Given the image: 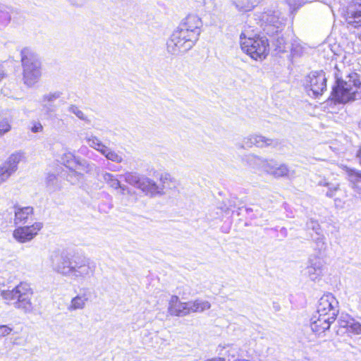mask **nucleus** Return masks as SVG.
Here are the masks:
<instances>
[{"mask_svg": "<svg viewBox=\"0 0 361 361\" xmlns=\"http://www.w3.org/2000/svg\"><path fill=\"white\" fill-rule=\"evenodd\" d=\"M51 262L55 271L75 280L90 278L95 271V264L82 255H70L56 252L51 255Z\"/></svg>", "mask_w": 361, "mask_h": 361, "instance_id": "nucleus-1", "label": "nucleus"}, {"mask_svg": "<svg viewBox=\"0 0 361 361\" xmlns=\"http://www.w3.org/2000/svg\"><path fill=\"white\" fill-rule=\"evenodd\" d=\"M334 77L336 84L334 85L331 96L332 99L338 103H347L357 99H361V81L360 75L350 71V69L340 70L336 66Z\"/></svg>", "mask_w": 361, "mask_h": 361, "instance_id": "nucleus-2", "label": "nucleus"}, {"mask_svg": "<svg viewBox=\"0 0 361 361\" xmlns=\"http://www.w3.org/2000/svg\"><path fill=\"white\" fill-rule=\"evenodd\" d=\"M1 295L8 304L13 305L25 314L32 312L34 309L31 301L33 292L26 282L20 283L12 290H3Z\"/></svg>", "mask_w": 361, "mask_h": 361, "instance_id": "nucleus-3", "label": "nucleus"}, {"mask_svg": "<svg viewBox=\"0 0 361 361\" xmlns=\"http://www.w3.org/2000/svg\"><path fill=\"white\" fill-rule=\"evenodd\" d=\"M20 55L24 83L32 86L41 77V62L38 56L28 48L22 49Z\"/></svg>", "mask_w": 361, "mask_h": 361, "instance_id": "nucleus-4", "label": "nucleus"}, {"mask_svg": "<svg viewBox=\"0 0 361 361\" xmlns=\"http://www.w3.org/2000/svg\"><path fill=\"white\" fill-rule=\"evenodd\" d=\"M240 47L242 50L255 60H262L269 53L268 39L264 36L247 35L245 32H242L240 35Z\"/></svg>", "mask_w": 361, "mask_h": 361, "instance_id": "nucleus-5", "label": "nucleus"}, {"mask_svg": "<svg viewBox=\"0 0 361 361\" xmlns=\"http://www.w3.org/2000/svg\"><path fill=\"white\" fill-rule=\"evenodd\" d=\"M121 177H123L124 180L128 184L142 190L147 194L151 195H162L164 194V190L165 188H170L169 182L166 177H161L160 181L161 185H157L154 180L141 177L136 173L127 172L123 175H121Z\"/></svg>", "mask_w": 361, "mask_h": 361, "instance_id": "nucleus-6", "label": "nucleus"}, {"mask_svg": "<svg viewBox=\"0 0 361 361\" xmlns=\"http://www.w3.org/2000/svg\"><path fill=\"white\" fill-rule=\"evenodd\" d=\"M196 42V35L192 34L190 36L184 30L178 27L166 42L167 51L173 55L184 54L192 49Z\"/></svg>", "mask_w": 361, "mask_h": 361, "instance_id": "nucleus-7", "label": "nucleus"}, {"mask_svg": "<svg viewBox=\"0 0 361 361\" xmlns=\"http://www.w3.org/2000/svg\"><path fill=\"white\" fill-rule=\"evenodd\" d=\"M341 13L348 24L361 26V0H351L341 9Z\"/></svg>", "mask_w": 361, "mask_h": 361, "instance_id": "nucleus-8", "label": "nucleus"}, {"mask_svg": "<svg viewBox=\"0 0 361 361\" xmlns=\"http://www.w3.org/2000/svg\"><path fill=\"white\" fill-rule=\"evenodd\" d=\"M326 80L325 73L322 71H313L308 75L306 79L307 85L314 96L322 95L326 90Z\"/></svg>", "mask_w": 361, "mask_h": 361, "instance_id": "nucleus-9", "label": "nucleus"}, {"mask_svg": "<svg viewBox=\"0 0 361 361\" xmlns=\"http://www.w3.org/2000/svg\"><path fill=\"white\" fill-rule=\"evenodd\" d=\"M21 159V153H13L0 165V184L6 181L17 171Z\"/></svg>", "mask_w": 361, "mask_h": 361, "instance_id": "nucleus-10", "label": "nucleus"}, {"mask_svg": "<svg viewBox=\"0 0 361 361\" xmlns=\"http://www.w3.org/2000/svg\"><path fill=\"white\" fill-rule=\"evenodd\" d=\"M326 308H332L330 312L331 321H335L338 314V302L331 293L324 294L319 300L317 314L326 317Z\"/></svg>", "mask_w": 361, "mask_h": 361, "instance_id": "nucleus-11", "label": "nucleus"}, {"mask_svg": "<svg viewBox=\"0 0 361 361\" xmlns=\"http://www.w3.org/2000/svg\"><path fill=\"white\" fill-rule=\"evenodd\" d=\"M42 226V223L36 222L32 226L18 227L13 231V238L21 243L30 241L37 235Z\"/></svg>", "mask_w": 361, "mask_h": 361, "instance_id": "nucleus-12", "label": "nucleus"}, {"mask_svg": "<svg viewBox=\"0 0 361 361\" xmlns=\"http://www.w3.org/2000/svg\"><path fill=\"white\" fill-rule=\"evenodd\" d=\"M201 26V19L197 16L190 15L180 24L178 27L180 30H184L190 36L192 34L196 35V41H197L200 34Z\"/></svg>", "mask_w": 361, "mask_h": 361, "instance_id": "nucleus-13", "label": "nucleus"}, {"mask_svg": "<svg viewBox=\"0 0 361 361\" xmlns=\"http://www.w3.org/2000/svg\"><path fill=\"white\" fill-rule=\"evenodd\" d=\"M278 144L277 140L267 138L260 135H251L243 138L240 147H252L253 145L264 147L270 145L276 146Z\"/></svg>", "mask_w": 361, "mask_h": 361, "instance_id": "nucleus-14", "label": "nucleus"}, {"mask_svg": "<svg viewBox=\"0 0 361 361\" xmlns=\"http://www.w3.org/2000/svg\"><path fill=\"white\" fill-rule=\"evenodd\" d=\"M323 268V261L319 257H314L309 259V264L306 268L305 274H307L312 281H316L322 275Z\"/></svg>", "mask_w": 361, "mask_h": 361, "instance_id": "nucleus-15", "label": "nucleus"}, {"mask_svg": "<svg viewBox=\"0 0 361 361\" xmlns=\"http://www.w3.org/2000/svg\"><path fill=\"white\" fill-rule=\"evenodd\" d=\"M334 321L327 317L314 315L310 322V327L313 332L320 334L330 328L331 324Z\"/></svg>", "mask_w": 361, "mask_h": 361, "instance_id": "nucleus-16", "label": "nucleus"}, {"mask_svg": "<svg viewBox=\"0 0 361 361\" xmlns=\"http://www.w3.org/2000/svg\"><path fill=\"white\" fill-rule=\"evenodd\" d=\"M15 219H14V223L15 224H25L28 216L33 213V207H20L18 206H15Z\"/></svg>", "mask_w": 361, "mask_h": 361, "instance_id": "nucleus-17", "label": "nucleus"}, {"mask_svg": "<svg viewBox=\"0 0 361 361\" xmlns=\"http://www.w3.org/2000/svg\"><path fill=\"white\" fill-rule=\"evenodd\" d=\"M260 2L259 0H231V4L239 12H248Z\"/></svg>", "mask_w": 361, "mask_h": 361, "instance_id": "nucleus-18", "label": "nucleus"}, {"mask_svg": "<svg viewBox=\"0 0 361 361\" xmlns=\"http://www.w3.org/2000/svg\"><path fill=\"white\" fill-rule=\"evenodd\" d=\"M62 92L60 91L49 92L48 94L43 95L42 98V106L48 111H54V103L56 99L60 98Z\"/></svg>", "mask_w": 361, "mask_h": 361, "instance_id": "nucleus-19", "label": "nucleus"}, {"mask_svg": "<svg viewBox=\"0 0 361 361\" xmlns=\"http://www.w3.org/2000/svg\"><path fill=\"white\" fill-rule=\"evenodd\" d=\"M88 300V296L86 293L79 294L74 297L68 306V310L70 311L76 310H82L85 307V304Z\"/></svg>", "mask_w": 361, "mask_h": 361, "instance_id": "nucleus-20", "label": "nucleus"}, {"mask_svg": "<svg viewBox=\"0 0 361 361\" xmlns=\"http://www.w3.org/2000/svg\"><path fill=\"white\" fill-rule=\"evenodd\" d=\"M317 185L327 188L326 196L332 198L336 195V192L339 190V183H330L324 178H320L317 181Z\"/></svg>", "mask_w": 361, "mask_h": 361, "instance_id": "nucleus-21", "label": "nucleus"}, {"mask_svg": "<svg viewBox=\"0 0 361 361\" xmlns=\"http://www.w3.org/2000/svg\"><path fill=\"white\" fill-rule=\"evenodd\" d=\"M171 315L177 317H185L190 313L189 302H180L176 307L168 308Z\"/></svg>", "mask_w": 361, "mask_h": 361, "instance_id": "nucleus-22", "label": "nucleus"}, {"mask_svg": "<svg viewBox=\"0 0 361 361\" xmlns=\"http://www.w3.org/2000/svg\"><path fill=\"white\" fill-rule=\"evenodd\" d=\"M190 313L202 312L211 307L209 302L201 299H197L189 302Z\"/></svg>", "mask_w": 361, "mask_h": 361, "instance_id": "nucleus-23", "label": "nucleus"}, {"mask_svg": "<svg viewBox=\"0 0 361 361\" xmlns=\"http://www.w3.org/2000/svg\"><path fill=\"white\" fill-rule=\"evenodd\" d=\"M347 172L353 188L361 192V171L350 169Z\"/></svg>", "mask_w": 361, "mask_h": 361, "instance_id": "nucleus-24", "label": "nucleus"}, {"mask_svg": "<svg viewBox=\"0 0 361 361\" xmlns=\"http://www.w3.org/2000/svg\"><path fill=\"white\" fill-rule=\"evenodd\" d=\"M67 111L74 114L78 119L83 121L86 124H90V118L75 104H71L67 107Z\"/></svg>", "mask_w": 361, "mask_h": 361, "instance_id": "nucleus-25", "label": "nucleus"}, {"mask_svg": "<svg viewBox=\"0 0 361 361\" xmlns=\"http://www.w3.org/2000/svg\"><path fill=\"white\" fill-rule=\"evenodd\" d=\"M11 8L6 5L0 4V25H7L11 20Z\"/></svg>", "mask_w": 361, "mask_h": 361, "instance_id": "nucleus-26", "label": "nucleus"}, {"mask_svg": "<svg viewBox=\"0 0 361 361\" xmlns=\"http://www.w3.org/2000/svg\"><path fill=\"white\" fill-rule=\"evenodd\" d=\"M104 181L109 185V187L118 190L121 187L120 181L112 173L108 172H102L101 173Z\"/></svg>", "mask_w": 361, "mask_h": 361, "instance_id": "nucleus-27", "label": "nucleus"}, {"mask_svg": "<svg viewBox=\"0 0 361 361\" xmlns=\"http://www.w3.org/2000/svg\"><path fill=\"white\" fill-rule=\"evenodd\" d=\"M314 250L317 252L318 255H323L327 248L324 236L319 235L317 238L314 239Z\"/></svg>", "mask_w": 361, "mask_h": 361, "instance_id": "nucleus-28", "label": "nucleus"}, {"mask_svg": "<svg viewBox=\"0 0 361 361\" xmlns=\"http://www.w3.org/2000/svg\"><path fill=\"white\" fill-rule=\"evenodd\" d=\"M87 142L90 147L97 150L101 154L106 147V145H104L96 136L91 135L90 137H87Z\"/></svg>", "mask_w": 361, "mask_h": 361, "instance_id": "nucleus-29", "label": "nucleus"}, {"mask_svg": "<svg viewBox=\"0 0 361 361\" xmlns=\"http://www.w3.org/2000/svg\"><path fill=\"white\" fill-rule=\"evenodd\" d=\"M102 154L104 155L107 159L116 163H121L123 161V158L121 155L111 150L106 146L102 151Z\"/></svg>", "mask_w": 361, "mask_h": 361, "instance_id": "nucleus-30", "label": "nucleus"}, {"mask_svg": "<svg viewBox=\"0 0 361 361\" xmlns=\"http://www.w3.org/2000/svg\"><path fill=\"white\" fill-rule=\"evenodd\" d=\"M270 173L275 177H283L288 175L289 171L288 166L286 164H281L276 168H271Z\"/></svg>", "mask_w": 361, "mask_h": 361, "instance_id": "nucleus-31", "label": "nucleus"}, {"mask_svg": "<svg viewBox=\"0 0 361 361\" xmlns=\"http://www.w3.org/2000/svg\"><path fill=\"white\" fill-rule=\"evenodd\" d=\"M47 185L51 190H56L60 189V186L58 184V179L54 174H48L46 179Z\"/></svg>", "mask_w": 361, "mask_h": 361, "instance_id": "nucleus-32", "label": "nucleus"}, {"mask_svg": "<svg viewBox=\"0 0 361 361\" xmlns=\"http://www.w3.org/2000/svg\"><path fill=\"white\" fill-rule=\"evenodd\" d=\"M353 319V318L348 314H342L338 319L340 326L348 329Z\"/></svg>", "mask_w": 361, "mask_h": 361, "instance_id": "nucleus-33", "label": "nucleus"}, {"mask_svg": "<svg viewBox=\"0 0 361 361\" xmlns=\"http://www.w3.org/2000/svg\"><path fill=\"white\" fill-rule=\"evenodd\" d=\"M11 129V124L7 119L0 120V137L10 131Z\"/></svg>", "mask_w": 361, "mask_h": 361, "instance_id": "nucleus-34", "label": "nucleus"}, {"mask_svg": "<svg viewBox=\"0 0 361 361\" xmlns=\"http://www.w3.org/2000/svg\"><path fill=\"white\" fill-rule=\"evenodd\" d=\"M306 226L307 229L314 231L318 235H320L319 231L321 230V228L317 221L310 219L307 222Z\"/></svg>", "mask_w": 361, "mask_h": 361, "instance_id": "nucleus-35", "label": "nucleus"}, {"mask_svg": "<svg viewBox=\"0 0 361 361\" xmlns=\"http://www.w3.org/2000/svg\"><path fill=\"white\" fill-rule=\"evenodd\" d=\"M348 330L355 334H361V324L353 319Z\"/></svg>", "mask_w": 361, "mask_h": 361, "instance_id": "nucleus-36", "label": "nucleus"}, {"mask_svg": "<svg viewBox=\"0 0 361 361\" xmlns=\"http://www.w3.org/2000/svg\"><path fill=\"white\" fill-rule=\"evenodd\" d=\"M13 329L7 325H0V338L11 334Z\"/></svg>", "mask_w": 361, "mask_h": 361, "instance_id": "nucleus-37", "label": "nucleus"}, {"mask_svg": "<svg viewBox=\"0 0 361 361\" xmlns=\"http://www.w3.org/2000/svg\"><path fill=\"white\" fill-rule=\"evenodd\" d=\"M180 302V301L179 300V298L178 296H176V295H173L171 298L170 300H169V308H170V307H175Z\"/></svg>", "mask_w": 361, "mask_h": 361, "instance_id": "nucleus-38", "label": "nucleus"}, {"mask_svg": "<svg viewBox=\"0 0 361 361\" xmlns=\"http://www.w3.org/2000/svg\"><path fill=\"white\" fill-rule=\"evenodd\" d=\"M118 189L120 190L118 192V194L121 195H126L131 194V190H130V188L125 185L121 184V187H119Z\"/></svg>", "mask_w": 361, "mask_h": 361, "instance_id": "nucleus-39", "label": "nucleus"}, {"mask_svg": "<svg viewBox=\"0 0 361 361\" xmlns=\"http://www.w3.org/2000/svg\"><path fill=\"white\" fill-rule=\"evenodd\" d=\"M80 176V173H76L75 171H71V173L68 174L67 176V180L70 181L72 184L74 183L75 178L78 179V177Z\"/></svg>", "mask_w": 361, "mask_h": 361, "instance_id": "nucleus-40", "label": "nucleus"}, {"mask_svg": "<svg viewBox=\"0 0 361 361\" xmlns=\"http://www.w3.org/2000/svg\"><path fill=\"white\" fill-rule=\"evenodd\" d=\"M43 129V127L41 123H35L34 126L32 127L31 130L33 133H38L41 132Z\"/></svg>", "mask_w": 361, "mask_h": 361, "instance_id": "nucleus-41", "label": "nucleus"}, {"mask_svg": "<svg viewBox=\"0 0 361 361\" xmlns=\"http://www.w3.org/2000/svg\"><path fill=\"white\" fill-rule=\"evenodd\" d=\"M331 309H332V308H326V309H325V312H326V317H329V318H330V312H331Z\"/></svg>", "mask_w": 361, "mask_h": 361, "instance_id": "nucleus-42", "label": "nucleus"}, {"mask_svg": "<svg viewBox=\"0 0 361 361\" xmlns=\"http://www.w3.org/2000/svg\"><path fill=\"white\" fill-rule=\"evenodd\" d=\"M75 5L78 6H82L84 4H85V0H81L80 2H75V3H73Z\"/></svg>", "mask_w": 361, "mask_h": 361, "instance_id": "nucleus-43", "label": "nucleus"}, {"mask_svg": "<svg viewBox=\"0 0 361 361\" xmlns=\"http://www.w3.org/2000/svg\"><path fill=\"white\" fill-rule=\"evenodd\" d=\"M66 157H67L68 159H72V158H73V155L72 154H71V153L68 154L66 155Z\"/></svg>", "mask_w": 361, "mask_h": 361, "instance_id": "nucleus-44", "label": "nucleus"}, {"mask_svg": "<svg viewBox=\"0 0 361 361\" xmlns=\"http://www.w3.org/2000/svg\"><path fill=\"white\" fill-rule=\"evenodd\" d=\"M275 27H276V32H279V29L280 28V27L279 25H274Z\"/></svg>", "mask_w": 361, "mask_h": 361, "instance_id": "nucleus-45", "label": "nucleus"}, {"mask_svg": "<svg viewBox=\"0 0 361 361\" xmlns=\"http://www.w3.org/2000/svg\"><path fill=\"white\" fill-rule=\"evenodd\" d=\"M4 78V73H0V80Z\"/></svg>", "mask_w": 361, "mask_h": 361, "instance_id": "nucleus-46", "label": "nucleus"}, {"mask_svg": "<svg viewBox=\"0 0 361 361\" xmlns=\"http://www.w3.org/2000/svg\"><path fill=\"white\" fill-rule=\"evenodd\" d=\"M250 211H252V209H250V208L247 209V212H250Z\"/></svg>", "mask_w": 361, "mask_h": 361, "instance_id": "nucleus-47", "label": "nucleus"}]
</instances>
